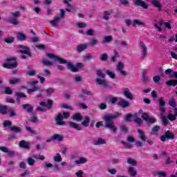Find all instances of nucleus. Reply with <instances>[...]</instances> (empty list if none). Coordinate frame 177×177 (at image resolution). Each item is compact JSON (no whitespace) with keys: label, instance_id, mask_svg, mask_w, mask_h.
<instances>
[{"label":"nucleus","instance_id":"31","mask_svg":"<svg viewBox=\"0 0 177 177\" xmlns=\"http://www.w3.org/2000/svg\"><path fill=\"white\" fill-rule=\"evenodd\" d=\"M17 38L19 41H26V39H27V36H26L23 32H19L17 34Z\"/></svg>","mask_w":177,"mask_h":177},{"label":"nucleus","instance_id":"39","mask_svg":"<svg viewBox=\"0 0 177 177\" xmlns=\"http://www.w3.org/2000/svg\"><path fill=\"white\" fill-rule=\"evenodd\" d=\"M106 75H109L112 80L115 78V73L113 72L111 70H107L106 71Z\"/></svg>","mask_w":177,"mask_h":177},{"label":"nucleus","instance_id":"10","mask_svg":"<svg viewBox=\"0 0 177 177\" xmlns=\"http://www.w3.org/2000/svg\"><path fill=\"white\" fill-rule=\"evenodd\" d=\"M141 117L144 121H146V122H148L149 124H154V122H156V119L151 118L147 113H143Z\"/></svg>","mask_w":177,"mask_h":177},{"label":"nucleus","instance_id":"26","mask_svg":"<svg viewBox=\"0 0 177 177\" xmlns=\"http://www.w3.org/2000/svg\"><path fill=\"white\" fill-rule=\"evenodd\" d=\"M177 117V108H174V114L173 115L172 113H169L168 115V119L170 121H175L176 120Z\"/></svg>","mask_w":177,"mask_h":177},{"label":"nucleus","instance_id":"53","mask_svg":"<svg viewBox=\"0 0 177 177\" xmlns=\"http://www.w3.org/2000/svg\"><path fill=\"white\" fill-rule=\"evenodd\" d=\"M114 56L111 57V62H115L117 60V57H120V55L118 54V52L117 50H114Z\"/></svg>","mask_w":177,"mask_h":177},{"label":"nucleus","instance_id":"14","mask_svg":"<svg viewBox=\"0 0 177 177\" xmlns=\"http://www.w3.org/2000/svg\"><path fill=\"white\" fill-rule=\"evenodd\" d=\"M166 75H169V78H176L177 80V72H174L172 69L168 68L165 71Z\"/></svg>","mask_w":177,"mask_h":177},{"label":"nucleus","instance_id":"15","mask_svg":"<svg viewBox=\"0 0 177 177\" xmlns=\"http://www.w3.org/2000/svg\"><path fill=\"white\" fill-rule=\"evenodd\" d=\"M68 124L71 128H73V129H76V131H82V127L77 123L74 122H68Z\"/></svg>","mask_w":177,"mask_h":177},{"label":"nucleus","instance_id":"29","mask_svg":"<svg viewBox=\"0 0 177 177\" xmlns=\"http://www.w3.org/2000/svg\"><path fill=\"white\" fill-rule=\"evenodd\" d=\"M139 135L138 138L142 140V142H145V140L147 139V137H146V135H145V132L142 130H138V131Z\"/></svg>","mask_w":177,"mask_h":177},{"label":"nucleus","instance_id":"61","mask_svg":"<svg viewBox=\"0 0 177 177\" xmlns=\"http://www.w3.org/2000/svg\"><path fill=\"white\" fill-rule=\"evenodd\" d=\"M153 81L156 83V84H158V82H160V81H161V77L160 76H154L153 77Z\"/></svg>","mask_w":177,"mask_h":177},{"label":"nucleus","instance_id":"57","mask_svg":"<svg viewBox=\"0 0 177 177\" xmlns=\"http://www.w3.org/2000/svg\"><path fill=\"white\" fill-rule=\"evenodd\" d=\"M86 34L90 37H93L95 35V30L93 29H89L86 32Z\"/></svg>","mask_w":177,"mask_h":177},{"label":"nucleus","instance_id":"4","mask_svg":"<svg viewBox=\"0 0 177 177\" xmlns=\"http://www.w3.org/2000/svg\"><path fill=\"white\" fill-rule=\"evenodd\" d=\"M59 12V16H55L53 20L50 21V24L53 27H57V24L66 17V11L64 10L60 9Z\"/></svg>","mask_w":177,"mask_h":177},{"label":"nucleus","instance_id":"54","mask_svg":"<svg viewBox=\"0 0 177 177\" xmlns=\"http://www.w3.org/2000/svg\"><path fill=\"white\" fill-rule=\"evenodd\" d=\"M41 75L44 77H49L50 75V71L48 69H44L43 71V73H41Z\"/></svg>","mask_w":177,"mask_h":177},{"label":"nucleus","instance_id":"41","mask_svg":"<svg viewBox=\"0 0 177 177\" xmlns=\"http://www.w3.org/2000/svg\"><path fill=\"white\" fill-rule=\"evenodd\" d=\"M127 163L130 164V165H133V167H136V165H138V162L133 158H128Z\"/></svg>","mask_w":177,"mask_h":177},{"label":"nucleus","instance_id":"1","mask_svg":"<svg viewBox=\"0 0 177 177\" xmlns=\"http://www.w3.org/2000/svg\"><path fill=\"white\" fill-rule=\"evenodd\" d=\"M118 115H120V113H116L113 115H106L104 117V120L105 121L104 122L105 128H107L108 129L113 131V132L114 133H116L117 127H115V125H114L113 120H115V118H118Z\"/></svg>","mask_w":177,"mask_h":177},{"label":"nucleus","instance_id":"50","mask_svg":"<svg viewBox=\"0 0 177 177\" xmlns=\"http://www.w3.org/2000/svg\"><path fill=\"white\" fill-rule=\"evenodd\" d=\"M135 26H145V24L140 20L134 19L133 27H135Z\"/></svg>","mask_w":177,"mask_h":177},{"label":"nucleus","instance_id":"42","mask_svg":"<svg viewBox=\"0 0 177 177\" xmlns=\"http://www.w3.org/2000/svg\"><path fill=\"white\" fill-rule=\"evenodd\" d=\"M89 122H91V119L89 117H86L85 120L82 122L83 127H89Z\"/></svg>","mask_w":177,"mask_h":177},{"label":"nucleus","instance_id":"55","mask_svg":"<svg viewBox=\"0 0 177 177\" xmlns=\"http://www.w3.org/2000/svg\"><path fill=\"white\" fill-rule=\"evenodd\" d=\"M100 60H102V62H106V60H107V59H109V55H107L106 53H104L102 55H100Z\"/></svg>","mask_w":177,"mask_h":177},{"label":"nucleus","instance_id":"40","mask_svg":"<svg viewBox=\"0 0 177 177\" xmlns=\"http://www.w3.org/2000/svg\"><path fill=\"white\" fill-rule=\"evenodd\" d=\"M8 114H9V117H16V115H17L16 111H15L13 108H10L8 109Z\"/></svg>","mask_w":177,"mask_h":177},{"label":"nucleus","instance_id":"34","mask_svg":"<svg viewBox=\"0 0 177 177\" xmlns=\"http://www.w3.org/2000/svg\"><path fill=\"white\" fill-rule=\"evenodd\" d=\"M72 118L75 121H77L79 122L80 121H82L83 117L81 115V113H77L72 117Z\"/></svg>","mask_w":177,"mask_h":177},{"label":"nucleus","instance_id":"56","mask_svg":"<svg viewBox=\"0 0 177 177\" xmlns=\"http://www.w3.org/2000/svg\"><path fill=\"white\" fill-rule=\"evenodd\" d=\"M15 96H17V97H19V99H21L23 97H27V95L23 93H19V92L15 93Z\"/></svg>","mask_w":177,"mask_h":177},{"label":"nucleus","instance_id":"7","mask_svg":"<svg viewBox=\"0 0 177 177\" xmlns=\"http://www.w3.org/2000/svg\"><path fill=\"white\" fill-rule=\"evenodd\" d=\"M6 62L3 65L5 68H16L17 67V62L15 58H8Z\"/></svg>","mask_w":177,"mask_h":177},{"label":"nucleus","instance_id":"9","mask_svg":"<svg viewBox=\"0 0 177 177\" xmlns=\"http://www.w3.org/2000/svg\"><path fill=\"white\" fill-rule=\"evenodd\" d=\"M167 139L174 140L175 139V136L171 131H167L164 135L160 136L161 142H165Z\"/></svg>","mask_w":177,"mask_h":177},{"label":"nucleus","instance_id":"18","mask_svg":"<svg viewBox=\"0 0 177 177\" xmlns=\"http://www.w3.org/2000/svg\"><path fill=\"white\" fill-rule=\"evenodd\" d=\"M19 147H21V149H26V150H30V142L26 141V140H21L19 143Z\"/></svg>","mask_w":177,"mask_h":177},{"label":"nucleus","instance_id":"17","mask_svg":"<svg viewBox=\"0 0 177 177\" xmlns=\"http://www.w3.org/2000/svg\"><path fill=\"white\" fill-rule=\"evenodd\" d=\"M22 109L24 110H26L27 113H31L32 111H34V106H32L30 104H22Z\"/></svg>","mask_w":177,"mask_h":177},{"label":"nucleus","instance_id":"11","mask_svg":"<svg viewBox=\"0 0 177 177\" xmlns=\"http://www.w3.org/2000/svg\"><path fill=\"white\" fill-rule=\"evenodd\" d=\"M139 45L142 49V58L145 59V57H146V56H147V46H146V44L143 41H140Z\"/></svg>","mask_w":177,"mask_h":177},{"label":"nucleus","instance_id":"32","mask_svg":"<svg viewBox=\"0 0 177 177\" xmlns=\"http://www.w3.org/2000/svg\"><path fill=\"white\" fill-rule=\"evenodd\" d=\"M8 113V106L6 105L0 104V114L5 115Z\"/></svg>","mask_w":177,"mask_h":177},{"label":"nucleus","instance_id":"6","mask_svg":"<svg viewBox=\"0 0 177 177\" xmlns=\"http://www.w3.org/2000/svg\"><path fill=\"white\" fill-rule=\"evenodd\" d=\"M63 118H70V113H59L55 120L57 125L62 126L66 124V122L63 121Z\"/></svg>","mask_w":177,"mask_h":177},{"label":"nucleus","instance_id":"27","mask_svg":"<svg viewBox=\"0 0 177 177\" xmlns=\"http://www.w3.org/2000/svg\"><path fill=\"white\" fill-rule=\"evenodd\" d=\"M99 44V40L96 39V37H93L89 41V46L93 48V46H96Z\"/></svg>","mask_w":177,"mask_h":177},{"label":"nucleus","instance_id":"19","mask_svg":"<svg viewBox=\"0 0 177 177\" xmlns=\"http://www.w3.org/2000/svg\"><path fill=\"white\" fill-rule=\"evenodd\" d=\"M87 48H88V44H82L77 46L76 50L79 53H81L84 52V50H85Z\"/></svg>","mask_w":177,"mask_h":177},{"label":"nucleus","instance_id":"51","mask_svg":"<svg viewBox=\"0 0 177 177\" xmlns=\"http://www.w3.org/2000/svg\"><path fill=\"white\" fill-rule=\"evenodd\" d=\"M30 122H32L33 124H35L37 121H38V116L35 114H32V117L30 119Z\"/></svg>","mask_w":177,"mask_h":177},{"label":"nucleus","instance_id":"30","mask_svg":"<svg viewBox=\"0 0 177 177\" xmlns=\"http://www.w3.org/2000/svg\"><path fill=\"white\" fill-rule=\"evenodd\" d=\"M151 3L152 5H153V6H155V8H158V10H161V8H162V4H161L160 1H158V0H152Z\"/></svg>","mask_w":177,"mask_h":177},{"label":"nucleus","instance_id":"12","mask_svg":"<svg viewBox=\"0 0 177 177\" xmlns=\"http://www.w3.org/2000/svg\"><path fill=\"white\" fill-rule=\"evenodd\" d=\"M95 82L98 85H101L102 86H103V88H109V82L106 80L98 78L95 80Z\"/></svg>","mask_w":177,"mask_h":177},{"label":"nucleus","instance_id":"38","mask_svg":"<svg viewBox=\"0 0 177 177\" xmlns=\"http://www.w3.org/2000/svg\"><path fill=\"white\" fill-rule=\"evenodd\" d=\"M166 85H168L169 86H176L177 85V80H170L166 82Z\"/></svg>","mask_w":177,"mask_h":177},{"label":"nucleus","instance_id":"23","mask_svg":"<svg viewBox=\"0 0 177 177\" xmlns=\"http://www.w3.org/2000/svg\"><path fill=\"white\" fill-rule=\"evenodd\" d=\"M76 165H80V164H85L88 162V159L84 157H80L78 160L75 161Z\"/></svg>","mask_w":177,"mask_h":177},{"label":"nucleus","instance_id":"48","mask_svg":"<svg viewBox=\"0 0 177 177\" xmlns=\"http://www.w3.org/2000/svg\"><path fill=\"white\" fill-rule=\"evenodd\" d=\"M111 41H113V37L106 36L104 37L102 44H108V42H111Z\"/></svg>","mask_w":177,"mask_h":177},{"label":"nucleus","instance_id":"36","mask_svg":"<svg viewBox=\"0 0 177 177\" xmlns=\"http://www.w3.org/2000/svg\"><path fill=\"white\" fill-rule=\"evenodd\" d=\"M68 68L71 70L73 73H77L78 71V68L74 66L73 63H68Z\"/></svg>","mask_w":177,"mask_h":177},{"label":"nucleus","instance_id":"47","mask_svg":"<svg viewBox=\"0 0 177 177\" xmlns=\"http://www.w3.org/2000/svg\"><path fill=\"white\" fill-rule=\"evenodd\" d=\"M3 125L4 128H10V127H12V122H10V120H5L3 122Z\"/></svg>","mask_w":177,"mask_h":177},{"label":"nucleus","instance_id":"3","mask_svg":"<svg viewBox=\"0 0 177 177\" xmlns=\"http://www.w3.org/2000/svg\"><path fill=\"white\" fill-rule=\"evenodd\" d=\"M20 16H21V13H20L19 11L10 12V17L7 18L6 21L8 23H11V24H13L14 26H19V21L17 19H19Z\"/></svg>","mask_w":177,"mask_h":177},{"label":"nucleus","instance_id":"24","mask_svg":"<svg viewBox=\"0 0 177 177\" xmlns=\"http://www.w3.org/2000/svg\"><path fill=\"white\" fill-rule=\"evenodd\" d=\"M53 140H57V142H62L63 139H64V136L60 134H54L53 136L51 137Z\"/></svg>","mask_w":177,"mask_h":177},{"label":"nucleus","instance_id":"45","mask_svg":"<svg viewBox=\"0 0 177 177\" xmlns=\"http://www.w3.org/2000/svg\"><path fill=\"white\" fill-rule=\"evenodd\" d=\"M134 122H136L137 125H142V124H143V120H142V118L136 115L134 119Z\"/></svg>","mask_w":177,"mask_h":177},{"label":"nucleus","instance_id":"46","mask_svg":"<svg viewBox=\"0 0 177 177\" xmlns=\"http://www.w3.org/2000/svg\"><path fill=\"white\" fill-rule=\"evenodd\" d=\"M96 74L100 78H106V74L103 73L102 70H97Z\"/></svg>","mask_w":177,"mask_h":177},{"label":"nucleus","instance_id":"63","mask_svg":"<svg viewBox=\"0 0 177 177\" xmlns=\"http://www.w3.org/2000/svg\"><path fill=\"white\" fill-rule=\"evenodd\" d=\"M20 79H13L10 80V84H19L20 82Z\"/></svg>","mask_w":177,"mask_h":177},{"label":"nucleus","instance_id":"60","mask_svg":"<svg viewBox=\"0 0 177 177\" xmlns=\"http://www.w3.org/2000/svg\"><path fill=\"white\" fill-rule=\"evenodd\" d=\"M120 129L121 132H124V133H127L128 132V127H127V126L122 125L120 127Z\"/></svg>","mask_w":177,"mask_h":177},{"label":"nucleus","instance_id":"35","mask_svg":"<svg viewBox=\"0 0 177 177\" xmlns=\"http://www.w3.org/2000/svg\"><path fill=\"white\" fill-rule=\"evenodd\" d=\"M41 64L47 67H52V66H53V62L49 61V59H43L41 62Z\"/></svg>","mask_w":177,"mask_h":177},{"label":"nucleus","instance_id":"28","mask_svg":"<svg viewBox=\"0 0 177 177\" xmlns=\"http://www.w3.org/2000/svg\"><path fill=\"white\" fill-rule=\"evenodd\" d=\"M147 74V72L143 71L142 74V80L144 84H149L150 82V80H149V77L146 75Z\"/></svg>","mask_w":177,"mask_h":177},{"label":"nucleus","instance_id":"2","mask_svg":"<svg viewBox=\"0 0 177 177\" xmlns=\"http://www.w3.org/2000/svg\"><path fill=\"white\" fill-rule=\"evenodd\" d=\"M158 106H159V111H160V120L163 123V125H167L168 124V119L167 118V116L164 115V113H165V101L162 98H160L158 100Z\"/></svg>","mask_w":177,"mask_h":177},{"label":"nucleus","instance_id":"62","mask_svg":"<svg viewBox=\"0 0 177 177\" xmlns=\"http://www.w3.org/2000/svg\"><path fill=\"white\" fill-rule=\"evenodd\" d=\"M32 91L33 92H37V91H39V92H44V89L43 88H40L39 87H38L37 86H35L32 88Z\"/></svg>","mask_w":177,"mask_h":177},{"label":"nucleus","instance_id":"52","mask_svg":"<svg viewBox=\"0 0 177 177\" xmlns=\"http://www.w3.org/2000/svg\"><path fill=\"white\" fill-rule=\"evenodd\" d=\"M169 104L171 107H174V109H176V101L175 100V98H172L169 101Z\"/></svg>","mask_w":177,"mask_h":177},{"label":"nucleus","instance_id":"64","mask_svg":"<svg viewBox=\"0 0 177 177\" xmlns=\"http://www.w3.org/2000/svg\"><path fill=\"white\" fill-rule=\"evenodd\" d=\"M12 89L10 87H6L5 88V93L6 95H12Z\"/></svg>","mask_w":177,"mask_h":177},{"label":"nucleus","instance_id":"20","mask_svg":"<svg viewBox=\"0 0 177 177\" xmlns=\"http://www.w3.org/2000/svg\"><path fill=\"white\" fill-rule=\"evenodd\" d=\"M123 94L124 96H125V97H127V99H133V96H132V93L128 88H124L123 89Z\"/></svg>","mask_w":177,"mask_h":177},{"label":"nucleus","instance_id":"25","mask_svg":"<svg viewBox=\"0 0 177 177\" xmlns=\"http://www.w3.org/2000/svg\"><path fill=\"white\" fill-rule=\"evenodd\" d=\"M10 129L11 132H15V133H20L23 131V129L21 127H19L16 126L10 127Z\"/></svg>","mask_w":177,"mask_h":177},{"label":"nucleus","instance_id":"16","mask_svg":"<svg viewBox=\"0 0 177 177\" xmlns=\"http://www.w3.org/2000/svg\"><path fill=\"white\" fill-rule=\"evenodd\" d=\"M134 5L136 6H141V8H143V9H148L149 6L146 3L142 0H136L134 1Z\"/></svg>","mask_w":177,"mask_h":177},{"label":"nucleus","instance_id":"58","mask_svg":"<svg viewBox=\"0 0 177 177\" xmlns=\"http://www.w3.org/2000/svg\"><path fill=\"white\" fill-rule=\"evenodd\" d=\"M4 41L6 44H12V43L15 42V37H9V38L5 39Z\"/></svg>","mask_w":177,"mask_h":177},{"label":"nucleus","instance_id":"13","mask_svg":"<svg viewBox=\"0 0 177 177\" xmlns=\"http://www.w3.org/2000/svg\"><path fill=\"white\" fill-rule=\"evenodd\" d=\"M117 71L120 72L121 75H123L124 77H127V72L124 71V64L122 62H119L117 66Z\"/></svg>","mask_w":177,"mask_h":177},{"label":"nucleus","instance_id":"59","mask_svg":"<svg viewBox=\"0 0 177 177\" xmlns=\"http://www.w3.org/2000/svg\"><path fill=\"white\" fill-rule=\"evenodd\" d=\"M92 59H93V55L91 53H88V54L86 55L85 57H84V60L86 62H88V60H91Z\"/></svg>","mask_w":177,"mask_h":177},{"label":"nucleus","instance_id":"37","mask_svg":"<svg viewBox=\"0 0 177 177\" xmlns=\"http://www.w3.org/2000/svg\"><path fill=\"white\" fill-rule=\"evenodd\" d=\"M55 162H62L63 158H62V155L60 153H57L55 156L53 157Z\"/></svg>","mask_w":177,"mask_h":177},{"label":"nucleus","instance_id":"21","mask_svg":"<svg viewBox=\"0 0 177 177\" xmlns=\"http://www.w3.org/2000/svg\"><path fill=\"white\" fill-rule=\"evenodd\" d=\"M118 104L120 107H122V109H127L129 106V102L124 99H121Z\"/></svg>","mask_w":177,"mask_h":177},{"label":"nucleus","instance_id":"43","mask_svg":"<svg viewBox=\"0 0 177 177\" xmlns=\"http://www.w3.org/2000/svg\"><path fill=\"white\" fill-rule=\"evenodd\" d=\"M25 129H26V131H28L29 133H31V135H38V133H37V131H34L32 129H31V127L28 126H26Z\"/></svg>","mask_w":177,"mask_h":177},{"label":"nucleus","instance_id":"44","mask_svg":"<svg viewBox=\"0 0 177 177\" xmlns=\"http://www.w3.org/2000/svg\"><path fill=\"white\" fill-rule=\"evenodd\" d=\"M128 171L131 176H136V174H138L136 170H135V169L133 167H129Z\"/></svg>","mask_w":177,"mask_h":177},{"label":"nucleus","instance_id":"8","mask_svg":"<svg viewBox=\"0 0 177 177\" xmlns=\"http://www.w3.org/2000/svg\"><path fill=\"white\" fill-rule=\"evenodd\" d=\"M46 55L49 59H52L53 60H57L61 64H66V63H67V60H66L62 57H59L57 55H55L52 53H47Z\"/></svg>","mask_w":177,"mask_h":177},{"label":"nucleus","instance_id":"33","mask_svg":"<svg viewBox=\"0 0 177 177\" xmlns=\"http://www.w3.org/2000/svg\"><path fill=\"white\" fill-rule=\"evenodd\" d=\"M160 129H161V127L158 125L154 126L152 128L151 134V135H157V133H158V132L160 131Z\"/></svg>","mask_w":177,"mask_h":177},{"label":"nucleus","instance_id":"5","mask_svg":"<svg viewBox=\"0 0 177 177\" xmlns=\"http://www.w3.org/2000/svg\"><path fill=\"white\" fill-rule=\"evenodd\" d=\"M18 48L19 49L20 53L21 54V59H27L28 57H31V50L28 47L19 45L18 46Z\"/></svg>","mask_w":177,"mask_h":177},{"label":"nucleus","instance_id":"49","mask_svg":"<svg viewBox=\"0 0 177 177\" xmlns=\"http://www.w3.org/2000/svg\"><path fill=\"white\" fill-rule=\"evenodd\" d=\"M27 162L28 165H30V167L34 166L35 164V160H34V158L31 157L28 158Z\"/></svg>","mask_w":177,"mask_h":177},{"label":"nucleus","instance_id":"22","mask_svg":"<svg viewBox=\"0 0 177 177\" xmlns=\"http://www.w3.org/2000/svg\"><path fill=\"white\" fill-rule=\"evenodd\" d=\"M95 146H100V145H106V140L99 138L93 142Z\"/></svg>","mask_w":177,"mask_h":177}]
</instances>
